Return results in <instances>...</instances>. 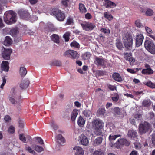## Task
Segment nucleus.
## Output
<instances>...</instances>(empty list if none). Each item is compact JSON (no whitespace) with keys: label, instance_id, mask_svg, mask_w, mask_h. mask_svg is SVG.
Listing matches in <instances>:
<instances>
[{"label":"nucleus","instance_id":"a18cd8bd","mask_svg":"<svg viewBox=\"0 0 155 155\" xmlns=\"http://www.w3.org/2000/svg\"><path fill=\"white\" fill-rule=\"evenodd\" d=\"M9 99L11 103L13 104H16L19 103V102L15 100L14 97H9Z\"/></svg>","mask_w":155,"mask_h":155},{"label":"nucleus","instance_id":"a19ab883","mask_svg":"<svg viewBox=\"0 0 155 155\" xmlns=\"http://www.w3.org/2000/svg\"><path fill=\"white\" fill-rule=\"evenodd\" d=\"M150 104V101L148 100H145L143 101L142 105L145 107H148Z\"/></svg>","mask_w":155,"mask_h":155},{"label":"nucleus","instance_id":"5701e85b","mask_svg":"<svg viewBox=\"0 0 155 155\" xmlns=\"http://www.w3.org/2000/svg\"><path fill=\"white\" fill-rule=\"evenodd\" d=\"M142 73L143 74L150 75L153 73V71L150 68L143 69L142 71Z\"/></svg>","mask_w":155,"mask_h":155},{"label":"nucleus","instance_id":"5fc2aeb1","mask_svg":"<svg viewBox=\"0 0 155 155\" xmlns=\"http://www.w3.org/2000/svg\"><path fill=\"white\" fill-rule=\"evenodd\" d=\"M116 45L119 49H121L123 47L122 43L120 41L117 42L116 43Z\"/></svg>","mask_w":155,"mask_h":155},{"label":"nucleus","instance_id":"0e129e2a","mask_svg":"<svg viewBox=\"0 0 155 155\" xmlns=\"http://www.w3.org/2000/svg\"><path fill=\"white\" fill-rule=\"evenodd\" d=\"M92 18V16L89 13H86L85 15V18L86 19H90Z\"/></svg>","mask_w":155,"mask_h":155},{"label":"nucleus","instance_id":"bb28decb","mask_svg":"<svg viewBox=\"0 0 155 155\" xmlns=\"http://www.w3.org/2000/svg\"><path fill=\"white\" fill-rule=\"evenodd\" d=\"M12 43V40L10 37L7 36L5 37L4 41V44L5 46H9Z\"/></svg>","mask_w":155,"mask_h":155},{"label":"nucleus","instance_id":"603ef678","mask_svg":"<svg viewBox=\"0 0 155 155\" xmlns=\"http://www.w3.org/2000/svg\"><path fill=\"white\" fill-rule=\"evenodd\" d=\"M15 130V128L12 126H11L8 129V131L10 133L13 134L14 133Z\"/></svg>","mask_w":155,"mask_h":155},{"label":"nucleus","instance_id":"c9c22d12","mask_svg":"<svg viewBox=\"0 0 155 155\" xmlns=\"http://www.w3.org/2000/svg\"><path fill=\"white\" fill-rule=\"evenodd\" d=\"M145 13L146 16H151L153 15L154 12L152 9L148 8L145 12Z\"/></svg>","mask_w":155,"mask_h":155},{"label":"nucleus","instance_id":"6e6d98bb","mask_svg":"<svg viewBox=\"0 0 155 155\" xmlns=\"http://www.w3.org/2000/svg\"><path fill=\"white\" fill-rule=\"evenodd\" d=\"M83 114L85 116L88 117L90 116L91 112L89 110H85L83 111Z\"/></svg>","mask_w":155,"mask_h":155},{"label":"nucleus","instance_id":"37998d69","mask_svg":"<svg viewBox=\"0 0 155 155\" xmlns=\"http://www.w3.org/2000/svg\"><path fill=\"white\" fill-rule=\"evenodd\" d=\"M70 35V33L69 32H67L64 35L63 37L64 39L66 42H67L69 41Z\"/></svg>","mask_w":155,"mask_h":155},{"label":"nucleus","instance_id":"49530a36","mask_svg":"<svg viewBox=\"0 0 155 155\" xmlns=\"http://www.w3.org/2000/svg\"><path fill=\"white\" fill-rule=\"evenodd\" d=\"M100 31L101 32H103L106 35H109L110 33V30L109 29H107L105 28H102Z\"/></svg>","mask_w":155,"mask_h":155},{"label":"nucleus","instance_id":"a878e982","mask_svg":"<svg viewBox=\"0 0 155 155\" xmlns=\"http://www.w3.org/2000/svg\"><path fill=\"white\" fill-rule=\"evenodd\" d=\"M56 138L59 144H61L64 143L65 140L61 134H58L56 137Z\"/></svg>","mask_w":155,"mask_h":155},{"label":"nucleus","instance_id":"dca6fc26","mask_svg":"<svg viewBox=\"0 0 155 155\" xmlns=\"http://www.w3.org/2000/svg\"><path fill=\"white\" fill-rule=\"evenodd\" d=\"M124 57L126 60L128 61L130 63H133L135 61V59L132 57L131 53H126L124 55Z\"/></svg>","mask_w":155,"mask_h":155},{"label":"nucleus","instance_id":"4be33fe9","mask_svg":"<svg viewBox=\"0 0 155 155\" xmlns=\"http://www.w3.org/2000/svg\"><path fill=\"white\" fill-rule=\"evenodd\" d=\"M112 77L115 80L118 82H121L123 80L121 76L118 73H113L112 75Z\"/></svg>","mask_w":155,"mask_h":155},{"label":"nucleus","instance_id":"052dcab7","mask_svg":"<svg viewBox=\"0 0 155 155\" xmlns=\"http://www.w3.org/2000/svg\"><path fill=\"white\" fill-rule=\"evenodd\" d=\"M145 28L146 29V31L147 32V33L149 34V35H150L153 32L152 30L151 29L148 27H145Z\"/></svg>","mask_w":155,"mask_h":155},{"label":"nucleus","instance_id":"423d86ee","mask_svg":"<svg viewBox=\"0 0 155 155\" xmlns=\"http://www.w3.org/2000/svg\"><path fill=\"white\" fill-rule=\"evenodd\" d=\"M150 127V124L147 122H145L140 124L139 127V132L141 134H144L149 130Z\"/></svg>","mask_w":155,"mask_h":155},{"label":"nucleus","instance_id":"39448f33","mask_svg":"<svg viewBox=\"0 0 155 155\" xmlns=\"http://www.w3.org/2000/svg\"><path fill=\"white\" fill-rule=\"evenodd\" d=\"M144 46L149 52L152 54H155V45L152 41L146 40L144 42Z\"/></svg>","mask_w":155,"mask_h":155},{"label":"nucleus","instance_id":"e433bc0d","mask_svg":"<svg viewBox=\"0 0 155 155\" xmlns=\"http://www.w3.org/2000/svg\"><path fill=\"white\" fill-rule=\"evenodd\" d=\"M18 32V29L17 28H15L12 29L10 31V35L13 36H15L16 35L17 33Z\"/></svg>","mask_w":155,"mask_h":155},{"label":"nucleus","instance_id":"6ab92c4d","mask_svg":"<svg viewBox=\"0 0 155 155\" xmlns=\"http://www.w3.org/2000/svg\"><path fill=\"white\" fill-rule=\"evenodd\" d=\"M104 5L107 8H113L116 6V4L109 0H106Z\"/></svg>","mask_w":155,"mask_h":155},{"label":"nucleus","instance_id":"f257e3e1","mask_svg":"<svg viewBox=\"0 0 155 155\" xmlns=\"http://www.w3.org/2000/svg\"><path fill=\"white\" fill-rule=\"evenodd\" d=\"M16 13L13 11L6 12L4 15V21L7 24H11L16 21Z\"/></svg>","mask_w":155,"mask_h":155},{"label":"nucleus","instance_id":"a211bd4d","mask_svg":"<svg viewBox=\"0 0 155 155\" xmlns=\"http://www.w3.org/2000/svg\"><path fill=\"white\" fill-rule=\"evenodd\" d=\"M9 63L8 61H3L1 64V69L5 71L8 72L9 69Z\"/></svg>","mask_w":155,"mask_h":155},{"label":"nucleus","instance_id":"f3484780","mask_svg":"<svg viewBox=\"0 0 155 155\" xmlns=\"http://www.w3.org/2000/svg\"><path fill=\"white\" fill-rule=\"evenodd\" d=\"M106 113V110L104 107L101 106L99 108L96 113V115L97 117H101Z\"/></svg>","mask_w":155,"mask_h":155},{"label":"nucleus","instance_id":"9b49d317","mask_svg":"<svg viewBox=\"0 0 155 155\" xmlns=\"http://www.w3.org/2000/svg\"><path fill=\"white\" fill-rule=\"evenodd\" d=\"M12 51L11 49L4 48L2 54L3 58L5 60L9 59L11 53Z\"/></svg>","mask_w":155,"mask_h":155},{"label":"nucleus","instance_id":"338daca9","mask_svg":"<svg viewBox=\"0 0 155 155\" xmlns=\"http://www.w3.org/2000/svg\"><path fill=\"white\" fill-rule=\"evenodd\" d=\"M96 74L99 76H102L104 74L103 72L101 70H97L96 71Z\"/></svg>","mask_w":155,"mask_h":155},{"label":"nucleus","instance_id":"4c0bfd02","mask_svg":"<svg viewBox=\"0 0 155 155\" xmlns=\"http://www.w3.org/2000/svg\"><path fill=\"white\" fill-rule=\"evenodd\" d=\"M34 147V149L38 152H41L44 150V149L42 147L36 145H35Z\"/></svg>","mask_w":155,"mask_h":155},{"label":"nucleus","instance_id":"de8ad7c7","mask_svg":"<svg viewBox=\"0 0 155 155\" xmlns=\"http://www.w3.org/2000/svg\"><path fill=\"white\" fill-rule=\"evenodd\" d=\"M73 22V18L69 17H68L66 21V24L68 25H70Z\"/></svg>","mask_w":155,"mask_h":155},{"label":"nucleus","instance_id":"864d4df0","mask_svg":"<svg viewBox=\"0 0 155 155\" xmlns=\"http://www.w3.org/2000/svg\"><path fill=\"white\" fill-rule=\"evenodd\" d=\"M53 65L56 66H60L61 64V63L60 61L58 60H55L53 62Z\"/></svg>","mask_w":155,"mask_h":155},{"label":"nucleus","instance_id":"2f4dec72","mask_svg":"<svg viewBox=\"0 0 155 155\" xmlns=\"http://www.w3.org/2000/svg\"><path fill=\"white\" fill-rule=\"evenodd\" d=\"M113 113L115 116H118L121 114L119 108L117 107L114 108L113 110Z\"/></svg>","mask_w":155,"mask_h":155},{"label":"nucleus","instance_id":"20e7f679","mask_svg":"<svg viewBox=\"0 0 155 155\" xmlns=\"http://www.w3.org/2000/svg\"><path fill=\"white\" fill-rule=\"evenodd\" d=\"M133 38L132 35L129 34L126 35L124 38V43L125 47L128 50L132 48Z\"/></svg>","mask_w":155,"mask_h":155},{"label":"nucleus","instance_id":"c85d7f7f","mask_svg":"<svg viewBox=\"0 0 155 155\" xmlns=\"http://www.w3.org/2000/svg\"><path fill=\"white\" fill-rule=\"evenodd\" d=\"M51 37L52 40L54 42L58 44L59 43V37L57 35L53 34Z\"/></svg>","mask_w":155,"mask_h":155},{"label":"nucleus","instance_id":"7ed1b4c3","mask_svg":"<svg viewBox=\"0 0 155 155\" xmlns=\"http://www.w3.org/2000/svg\"><path fill=\"white\" fill-rule=\"evenodd\" d=\"M130 143L127 140L124 138L118 139L116 142L114 144L111 143V147H115L117 149L120 148L121 145H125L128 146H129Z\"/></svg>","mask_w":155,"mask_h":155},{"label":"nucleus","instance_id":"69168bd1","mask_svg":"<svg viewBox=\"0 0 155 155\" xmlns=\"http://www.w3.org/2000/svg\"><path fill=\"white\" fill-rule=\"evenodd\" d=\"M4 120L6 122H8L11 120V118L9 116L7 115L5 116Z\"/></svg>","mask_w":155,"mask_h":155},{"label":"nucleus","instance_id":"09e8293b","mask_svg":"<svg viewBox=\"0 0 155 155\" xmlns=\"http://www.w3.org/2000/svg\"><path fill=\"white\" fill-rule=\"evenodd\" d=\"M69 1V0H62L61 3L65 7H67L68 6V3Z\"/></svg>","mask_w":155,"mask_h":155},{"label":"nucleus","instance_id":"c03bdc74","mask_svg":"<svg viewBox=\"0 0 155 155\" xmlns=\"http://www.w3.org/2000/svg\"><path fill=\"white\" fill-rule=\"evenodd\" d=\"M90 56V53L89 52H86L83 55V58L85 60L89 59Z\"/></svg>","mask_w":155,"mask_h":155},{"label":"nucleus","instance_id":"bf43d9fd","mask_svg":"<svg viewBox=\"0 0 155 155\" xmlns=\"http://www.w3.org/2000/svg\"><path fill=\"white\" fill-rule=\"evenodd\" d=\"M136 71H135L133 69L128 68L127 69V71L129 72H130L132 74H134L137 71L139 70L137 68H136Z\"/></svg>","mask_w":155,"mask_h":155},{"label":"nucleus","instance_id":"6e6552de","mask_svg":"<svg viewBox=\"0 0 155 155\" xmlns=\"http://www.w3.org/2000/svg\"><path fill=\"white\" fill-rule=\"evenodd\" d=\"M63 55L66 57H70L72 59H78L79 55L78 52L74 50H69L64 53Z\"/></svg>","mask_w":155,"mask_h":155},{"label":"nucleus","instance_id":"58836bf2","mask_svg":"<svg viewBox=\"0 0 155 155\" xmlns=\"http://www.w3.org/2000/svg\"><path fill=\"white\" fill-rule=\"evenodd\" d=\"M71 47H73L76 48H79L80 47V45L79 44L75 41L74 40L70 44Z\"/></svg>","mask_w":155,"mask_h":155},{"label":"nucleus","instance_id":"79ce46f5","mask_svg":"<svg viewBox=\"0 0 155 155\" xmlns=\"http://www.w3.org/2000/svg\"><path fill=\"white\" fill-rule=\"evenodd\" d=\"M93 155H104V153L102 150H96L93 153Z\"/></svg>","mask_w":155,"mask_h":155},{"label":"nucleus","instance_id":"c756f323","mask_svg":"<svg viewBox=\"0 0 155 155\" xmlns=\"http://www.w3.org/2000/svg\"><path fill=\"white\" fill-rule=\"evenodd\" d=\"M78 123V125L80 127H82L85 123V120L81 116H80L79 117Z\"/></svg>","mask_w":155,"mask_h":155},{"label":"nucleus","instance_id":"aec40b11","mask_svg":"<svg viewBox=\"0 0 155 155\" xmlns=\"http://www.w3.org/2000/svg\"><path fill=\"white\" fill-rule=\"evenodd\" d=\"M30 82L27 79L22 81L20 84V87L22 89H25L27 88L29 85Z\"/></svg>","mask_w":155,"mask_h":155},{"label":"nucleus","instance_id":"9d476101","mask_svg":"<svg viewBox=\"0 0 155 155\" xmlns=\"http://www.w3.org/2000/svg\"><path fill=\"white\" fill-rule=\"evenodd\" d=\"M103 122L99 119H97L92 122V126L95 130H99L102 128Z\"/></svg>","mask_w":155,"mask_h":155},{"label":"nucleus","instance_id":"2eb2a0df","mask_svg":"<svg viewBox=\"0 0 155 155\" xmlns=\"http://www.w3.org/2000/svg\"><path fill=\"white\" fill-rule=\"evenodd\" d=\"M75 155H83L84 150L82 148L79 146H75L73 148Z\"/></svg>","mask_w":155,"mask_h":155},{"label":"nucleus","instance_id":"7c9ffc66","mask_svg":"<svg viewBox=\"0 0 155 155\" xmlns=\"http://www.w3.org/2000/svg\"><path fill=\"white\" fill-rule=\"evenodd\" d=\"M27 71L26 68L24 67H21L20 68V74L21 76L24 77L26 74Z\"/></svg>","mask_w":155,"mask_h":155},{"label":"nucleus","instance_id":"680f3d73","mask_svg":"<svg viewBox=\"0 0 155 155\" xmlns=\"http://www.w3.org/2000/svg\"><path fill=\"white\" fill-rule=\"evenodd\" d=\"M35 138L38 141V143H40L41 145L43 144V140L41 138L39 137H37Z\"/></svg>","mask_w":155,"mask_h":155},{"label":"nucleus","instance_id":"72a5a7b5","mask_svg":"<svg viewBox=\"0 0 155 155\" xmlns=\"http://www.w3.org/2000/svg\"><path fill=\"white\" fill-rule=\"evenodd\" d=\"M104 17L109 21H111L113 19V17L112 15L107 12H104Z\"/></svg>","mask_w":155,"mask_h":155},{"label":"nucleus","instance_id":"774afa93","mask_svg":"<svg viewBox=\"0 0 155 155\" xmlns=\"http://www.w3.org/2000/svg\"><path fill=\"white\" fill-rule=\"evenodd\" d=\"M152 141L153 144L155 146V134H152Z\"/></svg>","mask_w":155,"mask_h":155},{"label":"nucleus","instance_id":"f8f14e48","mask_svg":"<svg viewBox=\"0 0 155 155\" xmlns=\"http://www.w3.org/2000/svg\"><path fill=\"white\" fill-rule=\"evenodd\" d=\"M144 39V37L141 34H137L136 37L135 45L137 47H139L142 45Z\"/></svg>","mask_w":155,"mask_h":155},{"label":"nucleus","instance_id":"8fccbe9b","mask_svg":"<svg viewBox=\"0 0 155 155\" xmlns=\"http://www.w3.org/2000/svg\"><path fill=\"white\" fill-rule=\"evenodd\" d=\"M140 20H137L135 22V25L137 27L140 28L142 26L141 23L140 22Z\"/></svg>","mask_w":155,"mask_h":155},{"label":"nucleus","instance_id":"e2e57ef3","mask_svg":"<svg viewBox=\"0 0 155 155\" xmlns=\"http://www.w3.org/2000/svg\"><path fill=\"white\" fill-rule=\"evenodd\" d=\"M101 130V129H100L99 130H96L95 134L97 136H103V133Z\"/></svg>","mask_w":155,"mask_h":155},{"label":"nucleus","instance_id":"1a4fd4ad","mask_svg":"<svg viewBox=\"0 0 155 155\" xmlns=\"http://www.w3.org/2000/svg\"><path fill=\"white\" fill-rule=\"evenodd\" d=\"M18 14L21 19L26 20H30L31 16L27 10H19L18 12Z\"/></svg>","mask_w":155,"mask_h":155},{"label":"nucleus","instance_id":"4468645a","mask_svg":"<svg viewBox=\"0 0 155 155\" xmlns=\"http://www.w3.org/2000/svg\"><path fill=\"white\" fill-rule=\"evenodd\" d=\"M79 140L81 143L83 145H87L89 143L87 137L84 134H82L79 136Z\"/></svg>","mask_w":155,"mask_h":155},{"label":"nucleus","instance_id":"13d9d810","mask_svg":"<svg viewBox=\"0 0 155 155\" xmlns=\"http://www.w3.org/2000/svg\"><path fill=\"white\" fill-rule=\"evenodd\" d=\"M51 126L55 130H56L58 129V126L54 123L53 121H52L50 124Z\"/></svg>","mask_w":155,"mask_h":155},{"label":"nucleus","instance_id":"393cba45","mask_svg":"<svg viewBox=\"0 0 155 155\" xmlns=\"http://www.w3.org/2000/svg\"><path fill=\"white\" fill-rule=\"evenodd\" d=\"M78 114V110L76 109H73L71 114V118L72 121L75 120L76 117Z\"/></svg>","mask_w":155,"mask_h":155},{"label":"nucleus","instance_id":"473e14b6","mask_svg":"<svg viewBox=\"0 0 155 155\" xmlns=\"http://www.w3.org/2000/svg\"><path fill=\"white\" fill-rule=\"evenodd\" d=\"M102 141V138L101 137L97 138L94 141V145L97 146L101 144Z\"/></svg>","mask_w":155,"mask_h":155},{"label":"nucleus","instance_id":"ddd939ff","mask_svg":"<svg viewBox=\"0 0 155 155\" xmlns=\"http://www.w3.org/2000/svg\"><path fill=\"white\" fill-rule=\"evenodd\" d=\"M106 61L104 58H100L97 57L95 58V64L98 66L105 67Z\"/></svg>","mask_w":155,"mask_h":155},{"label":"nucleus","instance_id":"f03ea898","mask_svg":"<svg viewBox=\"0 0 155 155\" xmlns=\"http://www.w3.org/2000/svg\"><path fill=\"white\" fill-rule=\"evenodd\" d=\"M50 14L52 15L55 16L56 19L60 21H63L65 18V14L59 9L54 8L50 11Z\"/></svg>","mask_w":155,"mask_h":155},{"label":"nucleus","instance_id":"f704fd0d","mask_svg":"<svg viewBox=\"0 0 155 155\" xmlns=\"http://www.w3.org/2000/svg\"><path fill=\"white\" fill-rule=\"evenodd\" d=\"M144 84L151 88H155V83H153L151 81H149L147 82H144Z\"/></svg>","mask_w":155,"mask_h":155},{"label":"nucleus","instance_id":"ea45409f","mask_svg":"<svg viewBox=\"0 0 155 155\" xmlns=\"http://www.w3.org/2000/svg\"><path fill=\"white\" fill-rule=\"evenodd\" d=\"M25 149L29 152L34 155H35L36 154V153L35 151L33 150L31 147L29 146H26L25 147Z\"/></svg>","mask_w":155,"mask_h":155},{"label":"nucleus","instance_id":"412c9836","mask_svg":"<svg viewBox=\"0 0 155 155\" xmlns=\"http://www.w3.org/2000/svg\"><path fill=\"white\" fill-rule=\"evenodd\" d=\"M121 136V135L120 134H117L115 135H113L112 134L110 135L108 137L109 140L110 142V145L111 147V143L114 144V143H113V142L115 140V139Z\"/></svg>","mask_w":155,"mask_h":155},{"label":"nucleus","instance_id":"cd10ccee","mask_svg":"<svg viewBox=\"0 0 155 155\" xmlns=\"http://www.w3.org/2000/svg\"><path fill=\"white\" fill-rule=\"evenodd\" d=\"M79 9L81 13H85L87 11L84 5L81 3L79 4Z\"/></svg>","mask_w":155,"mask_h":155},{"label":"nucleus","instance_id":"4d7b16f0","mask_svg":"<svg viewBox=\"0 0 155 155\" xmlns=\"http://www.w3.org/2000/svg\"><path fill=\"white\" fill-rule=\"evenodd\" d=\"M108 88L111 91H114L116 89V87L110 84L108 85Z\"/></svg>","mask_w":155,"mask_h":155},{"label":"nucleus","instance_id":"3c124183","mask_svg":"<svg viewBox=\"0 0 155 155\" xmlns=\"http://www.w3.org/2000/svg\"><path fill=\"white\" fill-rule=\"evenodd\" d=\"M19 139L24 143H25L26 141V138L23 134H21L19 135Z\"/></svg>","mask_w":155,"mask_h":155},{"label":"nucleus","instance_id":"0eeeda50","mask_svg":"<svg viewBox=\"0 0 155 155\" xmlns=\"http://www.w3.org/2000/svg\"><path fill=\"white\" fill-rule=\"evenodd\" d=\"M83 29L87 31L93 30L96 27L94 23L90 22H85L81 24Z\"/></svg>","mask_w":155,"mask_h":155},{"label":"nucleus","instance_id":"b1692460","mask_svg":"<svg viewBox=\"0 0 155 155\" xmlns=\"http://www.w3.org/2000/svg\"><path fill=\"white\" fill-rule=\"evenodd\" d=\"M127 136L129 137L134 138L136 137L137 133L135 131L130 129L128 130Z\"/></svg>","mask_w":155,"mask_h":155}]
</instances>
